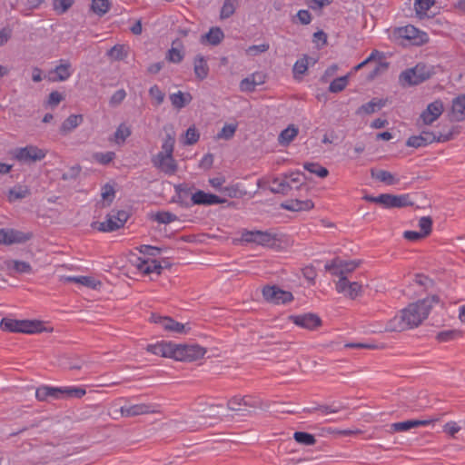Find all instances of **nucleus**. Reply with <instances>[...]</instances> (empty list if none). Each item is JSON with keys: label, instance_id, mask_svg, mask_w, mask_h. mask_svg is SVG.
<instances>
[{"label": "nucleus", "instance_id": "nucleus-1", "mask_svg": "<svg viewBox=\"0 0 465 465\" xmlns=\"http://www.w3.org/2000/svg\"><path fill=\"white\" fill-rule=\"evenodd\" d=\"M439 302V296L432 295L410 303L386 323L385 331H403L418 327L428 317L432 305Z\"/></svg>", "mask_w": 465, "mask_h": 465}, {"label": "nucleus", "instance_id": "nucleus-2", "mask_svg": "<svg viewBox=\"0 0 465 465\" xmlns=\"http://www.w3.org/2000/svg\"><path fill=\"white\" fill-rule=\"evenodd\" d=\"M86 391L83 388L77 387H51L41 386L36 389L35 397L40 401H51L59 399L77 398L80 399L85 395Z\"/></svg>", "mask_w": 465, "mask_h": 465}, {"label": "nucleus", "instance_id": "nucleus-3", "mask_svg": "<svg viewBox=\"0 0 465 465\" xmlns=\"http://www.w3.org/2000/svg\"><path fill=\"white\" fill-rule=\"evenodd\" d=\"M0 327L5 331L27 334L39 333L47 331V329L44 327L43 322L36 320H14L3 318L0 322Z\"/></svg>", "mask_w": 465, "mask_h": 465}, {"label": "nucleus", "instance_id": "nucleus-4", "mask_svg": "<svg viewBox=\"0 0 465 465\" xmlns=\"http://www.w3.org/2000/svg\"><path fill=\"white\" fill-rule=\"evenodd\" d=\"M433 74L431 66L420 63L414 67L401 72L399 82L403 87L417 85L430 79Z\"/></svg>", "mask_w": 465, "mask_h": 465}, {"label": "nucleus", "instance_id": "nucleus-5", "mask_svg": "<svg viewBox=\"0 0 465 465\" xmlns=\"http://www.w3.org/2000/svg\"><path fill=\"white\" fill-rule=\"evenodd\" d=\"M362 199L370 203H380L387 208H401L412 205V203L410 201L409 194L393 195L390 193H382L379 196L366 194Z\"/></svg>", "mask_w": 465, "mask_h": 465}, {"label": "nucleus", "instance_id": "nucleus-6", "mask_svg": "<svg viewBox=\"0 0 465 465\" xmlns=\"http://www.w3.org/2000/svg\"><path fill=\"white\" fill-rule=\"evenodd\" d=\"M206 349L197 344H175L173 359L181 361H193L204 356Z\"/></svg>", "mask_w": 465, "mask_h": 465}, {"label": "nucleus", "instance_id": "nucleus-7", "mask_svg": "<svg viewBox=\"0 0 465 465\" xmlns=\"http://www.w3.org/2000/svg\"><path fill=\"white\" fill-rule=\"evenodd\" d=\"M360 264L361 261H344L335 258L330 263H326L324 267L327 272L340 278L347 277V274L352 272Z\"/></svg>", "mask_w": 465, "mask_h": 465}, {"label": "nucleus", "instance_id": "nucleus-8", "mask_svg": "<svg viewBox=\"0 0 465 465\" xmlns=\"http://www.w3.org/2000/svg\"><path fill=\"white\" fill-rule=\"evenodd\" d=\"M263 299L274 304H285L293 300L292 292L283 291L276 285H267L262 288Z\"/></svg>", "mask_w": 465, "mask_h": 465}, {"label": "nucleus", "instance_id": "nucleus-9", "mask_svg": "<svg viewBox=\"0 0 465 465\" xmlns=\"http://www.w3.org/2000/svg\"><path fill=\"white\" fill-rule=\"evenodd\" d=\"M46 152L34 145L17 148L15 151L14 157L17 161L25 163H32L43 160Z\"/></svg>", "mask_w": 465, "mask_h": 465}, {"label": "nucleus", "instance_id": "nucleus-10", "mask_svg": "<svg viewBox=\"0 0 465 465\" xmlns=\"http://www.w3.org/2000/svg\"><path fill=\"white\" fill-rule=\"evenodd\" d=\"M335 290L345 298L355 300L362 293V285L358 282H351L347 277H340L335 282Z\"/></svg>", "mask_w": 465, "mask_h": 465}, {"label": "nucleus", "instance_id": "nucleus-11", "mask_svg": "<svg viewBox=\"0 0 465 465\" xmlns=\"http://www.w3.org/2000/svg\"><path fill=\"white\" fill-rule=\"evenodd\" d=\"M31 232H24L15 229H0V243L11 245L24 243L32 238Z\"/></svg>", "mask_w": 465, "mask_h": 465}, {"label": "nucleus", "instance_id": "nucleus-12", "mask_svg": "<svg viewBox=\"0 0 465 465\" xmlns=\"http://www.w3.org/2000/svg\"><path fill=\"white\" fill-rule=\"evenodd\" d=\"M396 33L399 37L410 40L415 45H420L428 41L427 35L411 25L397 28Z\"/></svg>", "mask_w": 465, "mask_h": 465}, {"label": "nucleus", "instance_id": "nucleus-13", "mask_svg": "<svg viewBox=\"0 0 465 465\" xmlns=\"http://www.w3.org/2000/svg\"><path fill=\"white\" fill-rule=\"evenodd\" d=\"M242 239L247 242H255L262 246H271L276 240V236L269 232L246 231L242 234Z\"/></svg>", "mask_w": 465, "mask_h": 465}, {"label": "nucleus", "instance_id": "nucleus-14", "mask_svg": "<svg viewBox=\"0 0 465 465\" xmlns=\"http://www.w3.org/2000/svg\"><path fill=\"white\" fill-rule=\"evenodd\" d=\"M152 163L154 167L168 175H173L177 172L178 165L173 155L164 153H157L152 158Z\"/></svg>", "mask_w": 465, "mask_h": 465}, {"label": "nucleus", "instance_id": "nucleus-15", "mask_svg": "<svg viewBox=\"0 0 465 465\" xmlns=\"http://www.w3.org/2000/svg\"><path fill=\"white\" fill-rule=\"evenodd\" d=\"M443 111V103L440 100H436L428 104L427 108L420 114V119L424 124L430 125L442 114Z\"/></svg>", "mask_w": 465, "mask_h": 465}, {"label": "nucleus", "instance_id": "nucleus-16", "mask_svg": "<svg viewBox=\"0 0 465 465\" xmlns=\"http://www.w3.org/2000/svg\"><path fill=\"white\" fill-rule=\"evenodd\" d=\"M120 412L123 417H135L143 414L157 413L158 411L155 409V406L152 404L141 403L129 407H121Z\"/></svg>", "mask_w": 465, "mask_h": 465}, {"label": "nucleus", "instance_id": "nucleus-17", "mask_svg": "<svg viewBox=\"0 0 465 465\" xmlns=\"http://www.w3.org/2000/svg\"><path fill=\"white\" fill-rule=\"evenodd\" d=\"M192 202L197 205H213L223 203L226 202L225 199L221 198L215 194L205 193L202 190H198L192 195Z\"/></svg>", "mask_w": 465, "mask_h": 465}, {"label": "nucleus", "instance_id": "nucleus-18", "mask_svg": "<svg viewBox=\"0 0 465 465\" xmlns=\"http://www.w3.org/2000/svg\"><path fill=\"white\" fill-rule=\"evenodd\" d=\"M146 350L153 354L173 359L175 344L172 342L161 341L156 344L148 345Z\"/></svg>", "mask_w": 465, "mask_h": 465}, {"label": "nucleus", "instance_id": "nucleus-19", "mask_svg": "<svg viewBox=\"0 0 465 465\" xmlns=\"http://www.w3.org/2000/svg\"><path fill=\"white\" fill-rule=\"evenodd\" d=\"M152 320L155 323L161 324L163 326V328L166 331H173L176 333H185L186 332V326L183 323H180V322L174 321L172 318L153 315Z\"/></svg>", "mask_w": 465, "mask_h": 465}, {"label": "nucleus", "instance_id": "nucleus-20", "mask_svg": "<svg viewBox=\"0 0 465 465\" xmlns=\"http://www.w3.org/2000/svg\"><path fill=\"white\" fill-rule=\"evenodd\" d=\"M296 325L308 330H313L320 326V318L316 314H304V315H292L290 316Z\"/></svg>", "mask_w": 465, "mask_h": 465}, {"label": "nucleus", "instance_id": "nucleus-21", "mask_svg": "<svg viewBox=\"0 0 465 465\" xmlns=\"http://www.w3.org/2000/svg\"><path fill=\"white\" fill-rule=\"evenodd\" d=\"M436 134L431 132H421L420 135H412L408 138L406 145L409 147H423L435 142Z\"/></svg>", "mask_w": 465, "mask_h": 465}, {"label": "nucleus", "instance_id": "nucleus-22", "mask_svg": "<svg viewBox=\"0 0 465 465\" xmlns=\"http://www.w3.org/2000/svg\"><path fill=\"white\" fill-rule=\"evenodd\" d=\"M375 54H379V52L375 51V53H372L366 60H364L363 62L357 64L354 67V70L358 71L367 64H372L373 67H372L371 71L370 72L369 78H373L377 74H379L381 72L387 70V68H388L387 63L381 62V61H379V62L374 61Z\"/></svg>", "mask_w": 465, "mask_h": 465}, {"label": "nucleus", "instance_id": "nucleus-23", "mask_svg": "<svg viewBox=\"0 0 465 465\" xmlns=\"http://www.w3.org/2000/svg\"><path fill=\"white\" fill-rule=\"evenodd\" d=\"M265 82V74L256 72L242 79L240 83V89L242 92H252L257 85H261Z\"/></svg>", "mask_w": 465, "mask_h": 465}, {"label": "nucleus", "instance_id": "nucleus-24", "mask_svg": "<svg viewBox=\"0 0 465 465\" xmlns=\"http://www.w3.org/2000/svg\"><path fill=\"white\" fill-rule=\"evenodd\" d=\"M450 117L457 122L465 120V94H460L452 100Z\"/></svg>", "mask_w": 465, "mask_h": 465}, {"label": "nucleus", "instance_id": "nucleus-25", "mask_svg": "<svg viewBox=\"0 0 465 465\" xmlns=\"http://www.w3.org/2000/svg\"><path fill=\"white\" fill-rule=\"evenodd\" d=\"M430 423V420H409L401 422H395L391 424L390 430H388L389 433L407 431L413 428H417L420 426H425Z\"/></svg>", "mask_w": 465, "mask_h": 465}, {"label": "nucleus", "instance_id": "nucleus-26", "mask_svg": "<svg viewBox=\"0 0 465 465\" xmlns=\"http://www.w3.org/2000/svg\"><path fill=\"white\" fill-rule=\"evenodd\" d=\"M92 227L97 229L100 232H114L122 228L115 220L114 212L106 216V220L102 223L94 222L92 223Z\"/></svg>", "mask_w": 465, "mask_h": 465}, {"label": "nucleus", "instance_id": "nucleus-27", "mask_svg": "<svg viewBox=\"0 0 465 465\" xmlns=\"http://www.w3.org/2000/svg\"><path fill=\"white\" fill-rule=\"evenodd\" d=\"M193 71L199 80H203L208 76L209 67L205 58L202 54L195 56L193 61Z\"/></svg>", "mask_w": 465, "mask_h": 465}, {"label": "nucleus", "instance_id": "nucleus-28", "mask_svg": "<svg viewBox=\"0 0 465 465\" xmlns=\"http://www.w3.org/2000/svg\"><path fill=\"white\" fill-rule=\"evenodd\" d=\"M193 100V96L190 93H183L178 91L175 94L170 95V101L172 105L176 109H182L189 104Z\"/></svg>", "mask_w": 465, "mask_h": 465}, {"label": "nucleus", "instance_id": "nucleus-29", "mask_svg": "<svg viewBox=\"0 0 465 465\" xmlns=\"http://www.w3.org/2000/svg\"><path fill=\"white\" fill-rule=\"evenodd\" d=\"M371 175L373 179L388 185H394L399 183V179L395 178V176L389 171L371 169Z\"/></svg>", "mask_w": 465, "mask_h": 465}, {"label": "nucleus", "instance_id": "nucleus-30", "mask_svg": "<svg viewBox=\"0 0 465 465\" xmlns=\"http://www.w3.org/2000/svg\"><path fill=\"white\" fill-rule=\"evenodd\" d=\"M83 121L84 117L82 114H71L63 122L60 127V131L63 134L71 133L78 125H80L83 123Z\"/></svg>", "mask_w": 465, "mask_h": 465}, {"label": "nucleus", "instance_id": "nucleus-31", "mask_svg": "<svg viewBox=\"0 0 465 465\" xmlns=\"http://www.w3.org/2000/svg\"><path fill=\"white\" fill-rule=\"evenodd\" d=\"M54 73L56 75L54 78V81L63 82L67 80L72 74L70 62L66 60H61L60 64L54 68Z\"/></svg>", "mask_w": 465, "mask_h": 465}, {"label": "nucleus", "instance_id": "nucleus-32", "mask_svg": "<svg viewBox=\"0 0 465 465\" xmlns=\"http://www.w3.org/2000/svg\"><path fill=\"white\" fill-rule=\"evenodd\" d=\"M385 104H386L385 100L373 98L370 102H368V103L362 104L361 107H359L356 114H360L364 113L367 114H371L376 112L377 110L381 109L383 106H385Z\"/></svg>", "mask_w": 465, "mask_h": 465}, {"label": "nucleus", "instance_id": "nucleus-33", "mask_svg": "<svg viewBox=\"0 0 465 465\" xmlns=\"http://www.w3.org/2000/svg\"><path fill=\"white\" fill-rule=\"evenodd\" d=\"M30 194V190L26 185L16 184L8 191L7 199L10 203L22 200Z\"/></svg>", "mask_w": 465, "mask_h": 465}, {"label": "nucleus", "instance_id": "nucleus-34", "mask_svg": "<svg viewBox=\"0 0 465 465\" xmlns=\"http://www.w3.org/2000/svg\"><path fill=\"white\" fill-rule=\"evenodd\" d=\"M137 268L144 274L156 272L158 275H160L163 267L158 261L152 260L150 262L148 261H141L137 265Z\"/></svg>", "mask_w": 465, "mask_h": 465}, {"label": "nucleus", "instance_id": "nucleus-35", "mask_svg": "<svg viewBox=\"0 0 465 465\" xmlns=\"http://www.w3.org/2000/svg\"><path fill=\"white\" fill-rule=\"evenodd\" d=\"M7 270L16 273H30L32 267L30 263L24 261L9 260L5 262Z\"/></svg>", "mask_w": 465, "mask_h": 465}, {"label": "nucleus", "instance_id": "nucleus-36", "mask_svg": "<svg viewBox=\"0 0 465 465\" xmlns=\"http://www.w3.org/2000/svg\"><path fill=\"white\" fill-rule=\"evenodd\" d=\"M297 134L298 128L293 124H291L280 133L278 136V143L282 146H286L294 140Z\"/></svg>", "mask_w": 465, "mask_h": 465}, {"label": "nucleus", "instance_id": "nucleus-37", "mask_svg": "<svg viewBox=\"0 0 465 465\" xmlns=\"http://www.w3.org/2000/svg\"><path fill=\"white\" fill-rule=\"evenodd\" d=\"M317 62L316 59L312 57H309L307 55H304L302 59L298 60L293 66V74L294 77L297 78L299 75L303 74L310 64H315Z\"/></svg>", "mask_w": 465, "mask_h": 465}, {"label": "nucleus", "instance_id": "nucleus-38", "mask_svg": "<svg viewBox=\"0 0 465 465\" xmlns=\"http://www.w3.org/2000/svg\"><path fill=\"white\" fill-rule=\"evenodd\" d=\"M64 281L68 282L79 283V284H82L84 286L89 287L94 290H95L98 285H101V282L99 281H96L94 278L88 277V276H76V277L69 276V277H66L64 279Z\"/></svg>", "mask_w": 465, "mask_h": 465}, {"label": "nucleus", "instance_id": "nucleus-39", "mask_svg": "<svg viewBox=\"0 0 465 465\" xmlns=\"http://www.w3.org/2000/svg\"><path fill=\"white\" fill-rule=\"evenodd\" d=\"M285 181L288 183L289 191L292 189H299L302 184L303 181L307 179L304 173L300 172L291 173L289 175L284 176Z\"/></svg>", "mask_w": 465, "mask_h": 465}, {"label": "nucleus", "instance_id": "nucleus-40", "mask_svg": "<svg viewBox=\"0 0 465 465\" xmlns=\"http://www.w3.org/2000/svg\"><path fill=\"white\" fill-rule=\"evenodd\" d=\"M349 74H346L344 76L337 77L333 79L330 85H329V92L332 94H338L341 91H343L349 83Z\"/></svg>", "mask_w": 465, "mask_h": 465}, {"label": "nucleus", "instance_id": "nucleus-41", "mask_svg": "<svg viewBox=\"0 0 465 465\" xmlns=\"http://www.w3.org/2000/svg\"><path fill=\"white\" fill-rule=\"evenodd\" d=\"M203 37L213 45H219L224 38V34L219 27H212Z\"/></svg>", "mask_w": 465, "mask_h": 465}, {"label": "nucleus", "instance_id": "nucleus-42", "mask_svg": "<svg viewBox=\"0 0 465 465\" xmlns=\"http://www.w3.org/2000/svg\"><path fill=\"white\" fill-rule=\"evenodd\" d=\"M110 6L109 0H92L91 9L95 15L103 16L109 11Z\"/></svg>", "mask_w": 465, "mask_h": 465}, {"label": "nucleus", "instance_id": "nucleus-43", "mask_svg": "<svg viewBox=\"0 0 465 465\" xmlns=\"http://www.w3.org/2000/svg\"><path fill=\"white\" fill-rule=\"evenodd\" d=\"M107 55L116 61L123 60L127 56V47L124 45H116L108 50Z\"/></svg>", "mask_w": 465, "mask_h": 465}, {"label": "nucleus", "instance_id": "nucleus-44", "mask_svg": "<svg viewBox=\"0 0 465 465\" xmlns=\"http://www.w3.org/2000/svg\"><path fill=\"white\" fill-rule=\"evenodd\" d=\"M293 438L298 443L305 446L314 445L317 441L312 434L303 431L294 432Z\"/></svg>", "mask_w": 465, "mask_h": 465}, {"label": "nucleus", "instance_id": "nucleus-45", "mask_svg": "<svg viewBox=\"0 0 465 465\" xmlns=\"http://www.w3.org/2000/svg\"><path fill=\"white\" fill-rule=\"evenodd\" d=\"M132 132L129 126L125 124H121L115 133L114 141L116 143H124L125 140L131 135Z\"/></svg>", "mask_w": 465, "mask_h": 465}, {"label": "nucleus", "instance_id": "nucleus-46", "mask_svg": "<svg viewBox=\"0 0 465 465\" xmlns=\"http://www.w3.org/2000/svg\"><path fill=\"white\" fill-rule=\"evenodd\" d=\"M288 186L284 177L282 179L275 178L272 182L270 190L274 193L287 194L289 193Z\"/></svg>", "mask_w": 465, "mask_h": 465}, {"label": "nucleus", "instance_id": "nucleus-47", "mask_svg": "<svg viewBox=\"0 0 465 465\" xmlns=\"http://www.w3.org/2000/svg\"><path fill=\"white\" fill-rule=\"evenodd\" d=\"M74 0H53V9L57 15L66 13L74 5Z\"/></svg>", "mask_w": 465, "mask_h": 465}, {"label": "nucleus", "instance_id": "nucleus-48", "mask_svg": "<svg viewBox=\"0 0 465 465\" xmlns=\"http://www.w3.org/2000/svg\"><path fill=\"white\" fill-rule=\"evenodd\" d=\"M149 95L153 100V104L155 106L162 104L165 97L164 93L159 88L157 84L151 86L149 89Z\"/></svg>", "mask_w": 465, "mask_h": 465}, {"label": "nucleus", "instance_id": "nucleus-49", "mask_svg": "<svg viewBox=\"0 0 465 465\" xmlns=\"http://www.w3.org/2000/svg\"><path fill=\"white\" fill-rule=\"evenodd\" d=\"M174 143H175L174 135H173L171 134H167L163 142V144H162V151L159 152L158 153H162L163 155H164V153L167 155H173V149H174Z\"/></svg>", "mask_w": 465, "mask_h": 465}, {"label": "nucleus", "instance_id": "nucleus-50", "mask_svg": "<svg viewBox=\"0 0 465 465\" xmlns=\"http://www.w3.org/2000/svg\"><path fill=\"white\" fill-rule=\"evenodd\" d=\"M344 409L345 406L341 402L333 401L331 404H322V418L329 414H337Z\"/></svg>", "mask_w": 465, "mask_h": 465}, {"label": "nucleus", "instance_id": "nucleus-51", "mask_svg": "<svg viewBox=\"0 0 465 465\" xmlns=\"http://www.w3.org/2000/svg\"><path fill=\"white\" fill-rule=\"evenodd\" d=\"M237 130L236 124H225L222 130L217 134V139L230 140L234 136V134Z\"/></svg>", "mask_w": 465, "mask_h": 465}, {"label": "nucleus", "instance_id": "nucleus-52", "mask_svg": "<svg viewBox=\"0 0 465 465\" xmlns=\"http://www.w3.org/2000/svg\"><path fill=\"white\" fill-rule=\"evenodd\" d=\"M236 1L237 0H224L220 13L221 19H227L233 15Z\"/></svg>", "mask_w": 465, "mask_h": 465}, {"label": "nucleus", "instance_id": "nucleus-53", "mask_svg": "<svg viewBox=\"0 0 465 465\" xmlns=\"http://www.w3.org/2000/svg\"><path fill=\"white\" fill-rule=\"evenodd\" d=\"M153 220L158 222L159 223L168 224L174 221H177L178 218L175 214L170 212H158L153 215Z\"/></svg>", "mask_w": 465, "mask_h": 465}, {"label": "nucleus", "instance_id": "nucleus-54", "mask_svg": "<svg viewBox=\"0 0 465 465\" xmlns=\"http://www.w3.org/2000/svg\"><path fill=\"white\" fill-rule=\"evenodd\" d=\"M432 219L430 216H423L419 220V227L420 228V232L427 237L430 234L432 230Z\"/></svg>", "mask_w": 465, "mask_h": 465}, {"label": "nucleus", "instance_id": "nucleus-55", "mask_svg": "<svg viewBox=\"0 0 465 465\" xmlns=\"http://www.w3.org/2000/svg\"><path fill=\"white\" fill-rule=\"evenodd\" d=\"M115 158V153H95L93 154V159L101 164H108Z\"/></svg>", "mask_w": 465, "mask_h": 465}, {"label": "nucleus", "instance_id": "nucleus-56", "mask_svg": "<svg viewBox=\"0 0 465 465\" xmlns=\"http://www.w3.org/2000/svg\"><path fill=\"white\" fill-rule=\"evenodd\" d=\"M460 336V331L456 330L443 331L437 334L436 339L440 342H446Z\"/></svg>", "mask_w": 465, "mask_h": 465}, {"label": "nucleus", "instance_id": "nucleus-57", "mask_svg": "<svg viewBox=\"0 0 465 465\" xmlns=\"http://www.w3.org/2000/svg\"><path fill=\"white\" fill-rule=\"evenodd\" d=\"M433 4L434 0H415L414 8L418 15H423L426 14Z\"/></svg>", "mask_w": 465, "mask_h": 465}, {"label": "nucleus", "instance_id": "nucleus-58", "mask_svg": "<svg viewBox=\"0 0 465 465\" xmlns=\"http://www.w3.org/2000/svg\"><path fill=\"white\" fill-rule=\"evenodd\" d=\"M200 134L194 126H191L186 130L184 144L192 145L198 142Z\"/></svg>", "mask_w": 465, "mask_h": 465}, {"label": "nucleus", "instance_id": "nucleus-59", "mask_svg": "<svg viewBox=\"0 0 465 465\" xmlns=\"http://www.w3.org/2000/svg\"><path fill=\"white\" fill-rule=\"evenodd\" d=\"M243 406L251 407V408H259V409H262V410H267L269 408V404L267 402L253 400L249 396L243 397Z\"/></svg>", "mask_w": 465, "mask_h": 465}, {"label": "nucleus", "instance_id": "nucleus-60", "mask_svg": "<svg viewBox=\"0 0 465 465\" xmlns=\"http://www.w3.org/2000/svg\"><path fill=\"white\" fill-rule=\"evenodd\" d=\"M166 59L171 63L179 64L183 61V54L180 50L173 47L168 51Z\"/></svg>", "mask_w": 465, "mask_h": 465}, {"label": "nucleus", "instance_id": "nucleus-61", "mask_svg": "<svg viewBox=\"0 0 465 465\" xmlns=\"http://www.w3.org/2000/svg\"><path fill=\"white\" fill-rule=\"evenodd\" d=\"M224 196L230 198H237L242 195V193L238 187V185H231L221 188L220 191Z\"/></svg>", "mask_w": 465, "mask_h": 465}, {"label": "nucleus", "instance_id": "nucleus-62", "mask_svg": "<svg viewBox=\"0 0 465 465\" xmlns=\"http://www.w3.org/2000/svg\"><path fill=\"white\" fill-rule=\"evenodd\" d=\"M126 97V92L124 89L117 90L110 98V105L118 106Z\"/></svg>", "mask_w": 465, "mask_h": 465}, {"label": "nucleus", "instance_id": "nucleus-63", "mask_svg": "<svg viewBox=\"0 0 465 465\" xmlns=\"http://www.w3.org/2000/svg\"><path fill=\"white\" fill-rule=\"evenodd\" d=\"M242 405H243V397L240 396H233L227 402V408L232 411H240Z\"/></svg>", "mask_w": 465, "mask_h": 465}, {"label": "nucleus", "instance_id": "nucleus-64", "mask_svg": "<svg viewBox=\"0 0 465 465\" xmlns=\"http://www.w3.org/2000/svg\"><path fill=\"white\" fill-rule=\"evenodd\" d=\"M414 281L417 284L424 287L425 289H430L434 285L433 280L423 274H416Z\"/></svg>", "mask_w": 465, "mask_h": 465}]
</instances>
